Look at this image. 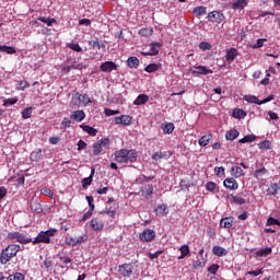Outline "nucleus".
I'll list each match as a JSON object with an SVG mask.
<instances>
[{"instance_id":"f257e3e1","label":"nucleus","mask_w":280,"mask_h":280,"mask_svg":"<svg viewBox=\"0 0 280 280\" xmlns=\"http://www.w3.org/2000/svg\"><path fill=\"white\" fill-rule=\"evenodd\" d=\"M19 250H21V245L19 244H9L5 248H3L0 253V264L2 266H7L10 264L19 255Z\"/></svg>"},{"instance_id":"f03ea898","label":"nucleus","mask_w":280,"mask_h":280,"mask_svg":"<svg viewBox=\"0 0 280 280\" xmlns=\"http://www.w3.org/2000/svg\"><path fill=\"white\" fill-rule=\"evenodd\" d=\"M118 163H137V150L120 149L114 153Z\"/></svg>"},{"instance_id":"7ed1b4c3","label":"nucleus","mask_w":280,"mask_h":280,"mask_svg":"<svg viewBox=\"0 0 280 280\" xmlns=\"http://www.w3.org/2000/svg\"><path fill=\"white\" fill-rule=\"evenodd\" d=\"M58 233V230L50 229L47 231H40L38 235L34 238L33 244H51V237Z\"/></svg>"},{"instance_id":"20e7f679","label":"nucleus","mask_w":280,"mask_h":280,"mask_svg":"<svg viewBox=\"0 0 280 280\" xmlns=\"http://www.w3.org/2000/svg\"><path fill=\"white\" fill-rule=\"evenodd\" d=\"M102 148H105V150L110 148V140L108 138L101 139L93 144V155L100 156L102 154Z\"/></svg>"},{"instance_id":"39448f33","label":"nucleus","mask_w":280,"mask_h":280,"mask_svg":"<svg viewBox=\"0 0 280 280\" xmlns=\"http://www.w3.org/2000/svg\"><path fill=\"white\" fill-rule=\"evenodd\" d=\"M156 237V232L152 229H145L139 234V240L141 242H152Z\"/></svg>"},{"instance_id":"423d86ee","label":"nucleus","mask_w":280,"mask_h":280,"mask_svg":"<svg viewBox=\"0 0 280 280\" xmlns=\"http://www.w3.org/2000/svg\"><path fill=\"white\" fill-rule=\"evenodd\" d=\"M208 21H210V23L220 24L224 21V13L220 11H212L208 14Z\"/></svg>"},{"instance_id":"0eeeda50","label":"nucleus","mask_w":280,"mask_h":280,"mask_svg":"<svg viewBox=\"0 0 280 280\" xmlns=\"http://www.w3.org/2000/svg\"><path fill=\"white\" fill-rule=\"evenodd\" d=\"M118 67L114 61H105L101 65L100 69L103 73H110L112 71H117Z\"/></svg>"},{"instance_id":"6e6552de","label":"nucleus","mask_w":280,"mask_h":280,"mask_svg":"<svg viewBox=\"0 0 280 280\" xmlns=\"http://www.w3.org/2000/svg\"><path fill=\"white\" fill-rule=\"evenodd\" d=\"M92 231H104V220L100 217L93 218L90 222Z\"/></svg>"},{"instance_id":"1a4fd4ad","label":"nucleus","mask_w":280,"mask_h":280,"mask_svg":"<svg viewBox=\"0 0 280 280\" xmlns=\"http://www.w3.org/2000/svg\"><path fill=\"white\" fill-rule=\"evenodd\" d=\"M86 242V238L84 236H68L66 237V244L67 246H78L82 243Z\"/></svg>"},{"instance_id":"9d476101","label":"nucleus","mask_w":280,"mask_h":280,"mask_svg":"<svg viewBox=\"0 0 280 280\" xmlns=\"http://www.w3.org/2000/svg\"><path fill=\"white\" fill-rule=\"evenodd\" d=\"M132 270H133L132 264H124L118 267V272L122 277H130V275H132Z\"/></svg>"},{"instance_id":"9b49d317","label":"nucleus","mask_w":280,"mask_h":280,"mask_svg":"<svg viewBox=\"0 0 280 280\" xmlns=\"http://www.w3.org/2000/svg\"><path fill=\"white\" fill-rule=\"evenodd\" d=\"M115 124L117 126L119 125L130 126V124H132V118L128 115H121V116L115 117Z\"/></svg>"},{"instance_id":"f8f14e48","label":"nucleus","mask_w":280,"mask_h":280,"mask_svg":"<svg viewBox=\"0 0 280 280\" xmlns=\"http://www.w3.org/2000/svg\"><path fill=\"white\" fill-rule=\"evenodd\" d=\"M170 156H172V153L167 152V151H158L155 153L152 154V159L155 162H159L161 160H165L167 161V159H170Z\"/></svg>"},{"instance_id":"ddd939ff","label":"nucleus","mask_w":280,"mask_h":280,"mask_svg":"<svg viewBox=\"0 0 280 280\" xmlns=\"http://www.w3.org/2000/svg\"><path fill=\"white\" fill-rule=\"evenodd\" d=\"M209 73H213V70L208 69L205 66H197L195 70H192L194 75H209Z\"/></svg>"},{"instance_id":"4468645a","label":"nucleus","mask_w":280,"mask_h":280,"mask_svg":"<svg viewBox=\"0 0 280 280\" xmlns=\"http://www.w3.org/2000/svg\"><path fill=\"white\" fill-rule=\"evenodd\" d=\"M85 118H86V114L82 109H78L73 114L70 115V119H72V121H77V122L84 121Z\"/></svg>"},{"instance_id":"2eb2a0df","label":"nucleus","mask_w":280,"mask_h":280,"mask_svg":"<svg viewBox=\"0 0 280 280\" xmlns=\"http://www.w3.org/2000/svg\"><path fill=\"white\" fill-rule=\"evenodd\" d=\"M223 186L226 189L235 190L240 187V184H237V180H235V178L231 177V178H225L224 179Z\"/></svg>"},{"instance_id":"dca6fc26","label":"nucleus","mask_w":280,"mask_h":280,"mask_svg":"<svg viewBox=\"0 0 280 280\" xmlns=\"http://www.w3.org/2000/svg\"><path fill=\"white\" fill-rule=\"evenodd\" d=\"M233 224H235V219H233V217H226L220 221V226H222V229H232Z\"/></svg>"},{"instance_id":"f3484780","label":"nucleus","mask_w":280,"mask_h":280,"mask_svg":"<svg viewBox=\"0 0 280 280\" xmlns=\"http://www.w3.org/2000/svg\"><path fill=\"white\" fill-rule=\"evenodd\" d=\"M237 56H240L237 48H230L226 50L225 59L228 62H233Z\"/></svg>"},{"instance_id":"a211bd4d","label":"nucleus","mask_w":280,"mask_h":280,"mask_svg":"<svg viewBox=\"0 0 280 280\" xmlns=\"http://www.w3.org/2000/svg\"><path fill=\"white\" fill-rule=\"evenodd\" d=\"M280 191V184L279 183H272L267 188V196H277Z\"/></svg>"},{"instance_id":"6ab92c4d","label":"nucleus","mask_w":280,"mask_h":280,"mask_svg":"<svg viewBox=\"0 0 280 280\" xmlns=\"http://www.w3.org/2000/svg\"><path fill=\"white\" fill-rule=\"evenodd\" d=\"M231 176H234V178H242V176H245L246 173L242 167L240 166H232L230 171Z\"/></svg>"},{"instance_id":"aec40b11","label":"nucleus","mask_w":280,"mask_h":280,"mask_svg":"<svg viewBox=\"0 0 280 280\" xmlns=\"http://www.w3.org/2000/svg\"><path fill=\"white\" fill-rule=\"evenodd\" d=\"M161 47H163V43H151L148 54H150V56H159V49H161Z\"/></svg>"},{"instance_id":"412c9836","label":"nucleus","mask_w":280,"mask_h":280,"mask_svg":"<svg viewBox=\"0 0 280 280\" xmlns=\"http://www.w3.org/2000/svg\"><path fill=\"white\" fill-rule=\"evenodd\" d=\"M147 102H150V96L145 94H140L138 97L133 101V106H143Z\"/></svg>"},{"instance_id":"4be33fe9","label":"nucleus","mask_w":280,"mask_h":280,"mask_svg":"<svg viewBox=\"0 0 280 280\" xmlns=\"http://www.w3.org/2000/svg\"><path fill=\"white\" fill-rule=\"evenodd\" d=\"M211 139H213V135L212 133H206L203 135L200 139H199V145L201 148H207V145H209Z\"/></svg>"},{"instance_id":"5701e85b","label":"nucleus","mask_w":280,"mask_h":280,"mask_svg":"<svg viewBox=\"0 0 280 280\" xmlns=\"http://www.w3.org/2000/svg\"><path fill=\"white\" fill-rule=\"evenodd\" d=\"M93 176H95V168L92 167L90 176L82 179L83 189H86V187L91 186L93 183Z\"/></svg>"},{"instance_id":"b1692460","label":"nucleus","mask_w":280,"mask_h":280,"mask_svg":"<svg viewBox=\"0 0 280 280\" xmlns=\"http://www.w3.org/2000/svg\"><path fill=\"white\" fill-rule=\"evenodd\" d=\"M155 213L156 215H167V213H170V209L167 208V205L162 203L156 207Z\"/></svg>"},{"instance_id":"393cba45","label":"nucleus","mask_w":280,"mask_h":280,"mask_svg":"<svg viewBox=\"0 0 280 280\" xmlns=\"http://www.w3.org/2000/svg\"><path fill=\"white\" fill-rule=\"evenodd\" d=\"M212 253L213 255H217V257H224V255H226V249L220 245H215L212 248Z\"/></svg>"},{"instance_id":"a878e982","label":"nucleus","mask_w":280,"mask_h":280,"mask_svg":"<svg viewBox=\"0 0 280 280\" xmlns=\"http://www.w3.org/2000/svg\"><path fill=\"white\" fill-rule=\"evenodd\" d=\"M80 128H82V130L84 132H88V135H90V137H96V135H97V129H95L89 125H80Z\"/></svg>"},{"instance_id":"bb28decb","label":"nucleus","mask_w":280,"mask_h":280,"mask_svg":"<svg viewBox=\"0 0 280 280\" xmlns=\"http://www.w3.org/2000/svg\"><path fill=\"white\" fill-rule=\"evenodd\" d=\"M238 137H240V131H237V129L229 130L225 133V138L228 141H235V139H237Z\"/></svg>"},{"instance_id":"cd10ccee","label":"nucleus","mask_w":280,"mask_h":280,"mask_svg":"<svg viewBox=\"0 0 280 280\" xmlns=\"http://www.w3.org/2000/svg\"><path fill=\"white\" fill-rule=\"evenodd\" d=\"M248 5V0H237L233 2L232 8L233 10H244Z\"/></svg>"},{"instance_id":"c85d7f7f","label":"nucleus","mask_w":280,"mask_h":280,"mask_svg":"<svg viewBox=\"0 0 280 280\" xmlns=\"http://www.w3.org/2000/svg\"><path fill=\"white\" fill-rule=\"evenodd\" d=\"M31 161L38 163L40 159H43V150L38 149L36 151H33L30 156Z\"/></svg>"},{"instance_id":"c756f323","label":"nucleus","mask_w":280,"mask_h":280,"mask_svg":"<svg viewBox=\"0 0 280 280\" xmlns=\"http://www.w3.org/2000/svg\"><path fill=\"white\" fill-rule=\"evenodd\" d=\"M159 69H161V63H150L144 68V71H147V73H156Z\"/></svg>"},{"instance_id":"7c9ffc66","label":"nucleus","mask_w":280,"mask_h":280,"mask_svg":"<svg viewBox=\"0 0 280 280\" xmlns=\"http://www.w3.org/2000/svg\"><path fill=\"white\" fill-rule=\"evenodd\" d=\"M192 14L195 16H205V14H207V7H196L194 10H192Z\"/></svg>"},{"instance_id":"2f4dec72","label":"nucleus","mask_w":280,"mask_h":280,"mask_svg":"<svg viewBox=\"0 0 280 280\" xmlns=\"http://www.w3.org/2000/svg\"><path fill=\"white\" fill-rule=\"evenodd\" d=\"M18 242L19 244H31V242L33 243L32 237H28L27 235H25V233L21 232L18 236Z\"/></svg>"},{"instance_id":"473e14b6","label":"nucleus","mask_w":280,"mask_h":280,"mask_svg":"<svg viewBox=\"0 0 280 280\" xmlns=\"http://www.w3.org/2000/svg\"><path fill=\"white\" fill-rule=\"evenodd\" d=\"M244 100L249 104H258V106H261V101L255 95H245Z\"/></svg>"},{"instance_id":"72a5a7b5","label":"nucleus","mask_w":280,"mask_h":280,"mask_svg":"<svg viewBox=\"0 0 280 280\" xmlns=\"http://www.w3.org/2000/svg\"><path fill=\"white\" fill-rule=\"evenodd\" d=\"M127 65L130 69H137L139 67V58L137 57H129L127 59Z\"/></svg>"},{"instance_id":"f704fd0d","label":"nucleus","mask_w":280,"mask_h":280,"mask_svg":"<svg viewBox=\"0 0 280 280\" xmlns=\"http://www.w3.org/2000/svg\"><path fill=\"white\" fill-rule=\"evenodd\" d=\"M232 117L235 119H244V117H246V112L244 109L236 108L233 110Z\"/></svg>"},{"instance_id":"c9c22d12","label":"nucleus","mask_w":280,"mask_h":280,"mask_svg":"<svg viewBox=\"0 0 280 280\" xmlns=\"http://www.w3.org/2000/svg\"><path fill=\"white\" fill-rule=\"evenodd\" d=\"M229 198H230V202H232V205H246V199H244L242 197H235V196L231 195Z\"/></svg>"},{"instance_id":"e433bc0d","label":"nucleus","mask_w":280,"mask_h":280,"mask_svg":"<svg viewBox=\"0 0 280 280\" xmlns=\"http://www.w3.org/2000/svg\"><path fill=\"white\" fill-rule=\"evenodd\" d=\"M150 180H154V176H145V175H140L137 177L136 183L137 185H143V183H148Z\"/></svg>"},{"instance_id":"4c0bfd02","label":"nucleus","mask_w":280,"mask_h":280,"mask_svg":"<svg viewBox=\"0 0 280 280\" xmlns=\"http://www.w3.org/2000/svg\"><path fill=\"white\" fill-rule=\"evenodd\" d=\"M37 20H39L40 23L47 24L48 27H51V25H54V23H56V19H54V18L39 16V18H37Z\"/></svg>"},{"instance_id":"58836bf2","label":"nucleus","mask_w":280,"mask_h":280,"mask_svg":"<svg viewBox=\"0 0 280 280\" xmlns=\"http://www.w3.org/2000/svg\"><path fill=\"white\" fill-rule=\"evenodd\" d=\"M139 34L140 36L149 38V36H152V34H154V30H152V27H144L139 31Z\"/></svg>"},{"instance_id":"ea45409f","label":"nucleus","mask_w":280,"mask_h":280,"mask_svg":"<svg viewBox=\"0 0 280 280\" xmlns=\"http://www.w3.org/2000/svg\"><path fill=\"white\" fill-rule=\"evenodd\" d=\"M180 256H178V259H185L187 255L189 254V245H183L179 247Z\"/></svg>"},{"instance_id":"a19ab883","label":"nucleus","mask_w":280,"mask_h":280,"mask_svg":"<svg viewBox=\"0 0 280 280\" xmlns=\"http://www.w3.org/2000/svg\"><path fill=\"white\" fill-rule=\"evenodd\" d=\"M272 253V248L271 247H266L262 249H259L256 255L258 257H268V255H270Z\"/></svg>"},{"instance_id":"79ce46f5","label":"nucleus","mask_w":280,"mask_h":280,"mask_svg":"<svg viewBox=\"0 0 280 280\" xmlns=\"http://www.w3.org/2000/svg\"><path fill=\"white\" fill-rule=\"evenodd\" d=\"M259 150H271L272 142L270 140H264L258 144Z\"/></svg>"},{"instance_id":"37998d69","label":"nucleus","mask_w":280,"mask_h":280,"mask_svg":"<svg viewBox=\"0 0 280 280\" xmlns=\"http://www.w3.org/2000/svg\"><path fill=\"white\" fill-rule=\"evenodd\" d=\"M257 137L255 135H248L242 138L238 142L241 143H253V141H256Z\"/></svg>"},{"instance_id":"c03bdc74","label":"nucleus","mask_w":280,"mask_h":280,"mask_svg":"<svg viewBox=\"0 0 280 280\" xmlns=\"http://www.w3.org/2000/svg\"><path fill=\"white\" fill-rule=\"evenodd\" d=\"M7 280H25V276L21 272H15L13 275H10Z\"/></svg>"},{"instance_id":"a18cd8bd","label":"nucleus","mask_w":280,"mask_h":280,"mask_svg":"<svg viewBox=\"0 0 280 280\" xmlns=\"http://www.w3.org/2000/svg\"><path fill=\"white\" fill-rule=\"evenodd\" d=\"M163 132L164 135H172L174 132V125L172 122L164 125Z\"/></svg>"},{"instance_id":"49530a36","label":"nucleus","mask_w":280,"mask_h":280,"mask_svg":"<svg viewBox=\"0 0 280 280\" xmlns=\"http://www.w3.org/2000/svg\"><path fill=\"white\" fill-rule=\"evenodd\" d=\"M67 47L69 49H72V51L82 52V47H80V44H78V43H69V44H67Z\"/></svg>"},{"instance_id":"de8ad7c7","label":"nucleus","mask_w":280,"mask_h":280,"mask_svg":"<svg viewBox=\"0 0 280 280\" xmlns=\"http://www.w3.org/2000/svg\"><path fill=\"white\" fill-rule=\"evenodd\" d=\"M265 174H268V170H266V167H262L255 171L254 176L259 180V178H261V176H264Z\"/></svg>"},{"instance_id":"09e8293b","label":"nucleus","mask_w":280,"mask_h":280,"mask_svg":"<svg viewBox=\"0 0 280 280\" xmlns=\"http://www.w3.org/2000/svg\"><path fill=\"white\" fill-rule=\"evenodd\" d=\"M214 174H215V176H219V178H222V176H225L224 166H215Z\"/></svg>"},{"instance_id":"8fccbe9b","label":"nucleus","mask_w":280,"mask_h":280,"mask_svg":"<svg viewBox=\"0 0 280 280\" xmlns=\"http://www.w3.org/2000/svg\"><path fill=\"white\" fill-rule=\"evenodd\" d=\"M16 102H19L18 97L7 98L3 101L2 106H14V104H16Z\"/></svg>"},{"instance_id":"3c124183","label":"nucleus","mask_w":280,"mask_h":280,"mask_svg":"<svg viewBox=\"0 0 280 280\" xmlns=\"http://www.w3.org/2000/svg\"><path fill=\"white\" fill-rule=\"evenodd\" d=\"M211 44H209V42H201L199 44V49H201V51H209L211 49Z\"/></svg>"},{"instance_id":"603ef678","label":"nucleus","mask_w":280,"mask_h":280,"mask_svg":"<svg viewBox=\"0 0 280 280\" xmlns=\"http://www.w3.org/2000/svg\"><path fill=\"white\" fill-rule=\"evenodd\" d=\"M30 82L27 81H19L18 83V91H25V89H28Z\"/></svg>"},{"instance_id":"864d4df0","label":"nucleus","mask_w":280,"mask_h":280,"mask_svg":"<svg viewBox=\"0 0 280 280\" xmlns=\"http://www.w3.org/2000/svg\"><path fill=\"white\" fill-rule=\"evenodd\" d=\"M217 188H218V184H215L214 182H208L206 184L207 191L213 192V191H215Z\"/></svg>"},{"instance_id":"5fc2aeb1","label":"nucleus","mask_w":280,"mask_h":280,"mask_svg":"<svg viewBox=\"0 0 280 280\" xmlns=\"http://www.w3.org/2000/svg\"><path fill=\"white\" fill-rule=\"evenodd\" d=\"M2 51L4 54H16V48L12 47V46H2Z\"/></svg>"},{"instance_id":"6e6d98bb","label":"nucleus","mask_w":280,"mask_h":280,"mask_svg":"<svg viewBox=\"0 0 280 280\" xmlns=\"http://www.w3.org/2000/svg\"><path fill=\"white\" fill-rule=\"evenodd\" d=\"M22 117H23V119H30V117H32V107H26L22 112Z\"/></svg>"},{"instance_id":"4d7b16f0","label":"nucleus","mask_w":280,"mask_h":280,"mask_svg":"<svg viewBox=\"0 0 280 280\" xmlns=\"http://www.w3.org/2000/svg\"><path fill=\"white\" fill-rule=\"evenodd\" d=\"M218 270H220V266L218 264H212L210 267H208V272H210V275H215Z\"/></svg>"},{"instance_id":"13d9d810","label":"nucleus","mask_w":280,"mask_h":280,"mask_svg":"<svg viewBox=\"0 0 280 280\" xmlns=\"http://www.w3.org/2000/svg\"><path fill=\"white\" fill-rule=\"evenodd\" d=\"M52 265L54 262L51 261V259L46 258L42 264V268H45V270H49V268H51Z\"/></svg>"},{"instance_id":"bf43d9fd","label":"nucleus","mask_w":280,"mask_h":280,"mask_svg":"<svg viewBox=\"0 0 280 280\" xmlns=\"http://www.w3.org/2000/svg\"><path fill=\"white\" fill-rule=\"evenodd\" d=\"M275 225H280L279 220H277V219H275L272 217L268 218L267 226H275Z\"/></svg>"},{"instance_id":"052dcab7","label":"nucleus","mask_w":280,"mask_h":280,"mask_svg":"<svg viewBox=\"0 0 280 280\" xmlns=\"http://www.w3.org/2000/svg\"><path fill=\"white\" fill-rule=\"evenodd\" d=\"M161 255H163V250H158L153 254L149 253L148 257H149V259L154 260V259H159V256H161Z\"/></svg>"},{"instance_id":"680f3d73","label":"nucleus","mask_w":280,"mask_h":280,"mask_svg":"<svg viewBox=\"0 0 280 280\" xmlns=\"http://www.w3.org/2000/svg\"><path fill=\"white\" fill-rule=\"evenodd\" d=\"M104 213L109 215V218H115V215H117V210H113V208H109L106 211L101 212V215H104Z\"/></svg>"},{"instance_id":"e2e57ef3","label":"nucleus","mask_w":280,"mask_h":280,"mask_svg":"<svg viewBox=\"0 0 280 280\" xmlns=\"http://www.w3.org/2000/svg\"><path fill=\"white\" fill-rule=\"evenodd\" d=\"M89 45H92V47H97V49H101L102 47H106V45H104L103 42H100V40L89 42Z\"/></svg>"},{"instance_id":"0e129e2a","label":"nucleus","mask_w":280,"mask_h":280,"mask_svg":"<svg viewBox=\"0 0 280 280\" xmlns=\"http://www.w3.org/2000/svg\"><path fill=\"white\" fill-rule=\"evenodd\" d=\"M104 113L106 117H112L113 115H119V110L110 109V108H105Z\"/></svg>"},{"instance_id":"69168bd1","label":"nucleus","mask_w":280,"mask_h":280,"mask_svg":"<svg viewBox=\"0 0 280 280\" xmlns=\"http://www.w3.org/2000/svg\"><path fill=\"white\" fill-rule=\"evenodd\" d=\"M20 232H9L7 235V240H16L19 241Z\"/></svg>"},{"instance_id":"338daca9","label":"nucleus","mask_w":280,"mask_h":280,"mask_svg":"<svg viewBox=\"0 0 280 280\" xmlns=\"http://www.w3.org/2000/svg\"><path fill=\"white\" fill-rule=\"evenodd\" d=\"M61 126H62L63 128H71V119L65 117V118L62 119V121H61Z\"/></svg>"},{"instance_id":"774afa93","label":"nucleus","mask_w":280,"mask_h":280,"mask_svg":"<svg viewBox=\"0 0 280 280\" xmlns=\"http://www.w3.org/2000/svg\"><path fill=\"white\" fill-rule=\"evenodd\" d=\"M86 142H84V140H79L78 142V150L79 152H81V150H86Z\"/></svg>"}]
</instances>
